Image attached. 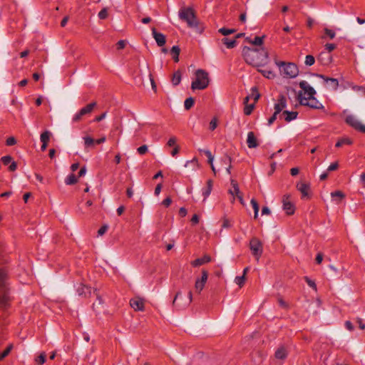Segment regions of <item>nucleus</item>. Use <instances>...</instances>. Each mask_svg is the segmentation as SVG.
<instances>
[{
	"label": "nucleus",
	"mask_w": 365,
	"mask_h": 365,
	"mask_svg": "<svg viewBox=\"0 0 365 365\" xmlns=\"http://www.w3.org/2000/svg\"><path fill=\"white\" fill-rule=\"evenodd\" d=\"M242 56L246 63L256 67L266 65L269 59L268 52L264 47L252 48L248 46H244L242 48Z\"/></svg>",
	"instance_id": "nucleus-1"
},
{
	"label": "nucleus",
	"mask_w": 365,
	"mask_h": 365,
	"mask_svg": "<svg viewBox=\"0 0 365 365\" xmlns=\"http://www.w3.org/2000/svg\"><path fill=\"white\" fill-rule=\"evenodd\" d=\"M299 87L304 91V95L307 96H303L302 92H299L298 100L302 106H308L313 109H324V106L314 96L316 94V91L307 81H301Z\"/></svg>",
	"instance_id": "nucleus-2"
},
{
	"label": "nucleus",
	"mask_w": 365,
	"mask_h": 365,
	"mask_svg": "<svg viewBox=\"0 0 365 365\" xmlns=\"http://www.w3.org/2000/svg\"><path fill=\"white\" fill-rule=\"evenodd\" d=\"M9 276L6 267H0V309L6 311L10 307Z\"/></svg>",
	"instance_id": "nucleus-3"
},
{
	"label": "nucleus",
	"mask_w": 365,
	"mask_h": 365,
	"mask_svg": "<svg viewBox=\"0 0 365 365\" xmlns=\"http://www.w3.org/2000/svg\"><path fill=\"white\" fill-rule=\"evenodd\" d=\"M179 19L185 22L188 28L199 30L200 22L192 7L182 6L178 11Z\"/></svg>",
	"instance_id": "nucleus-4"
},
{
	"label": "nucleus",
	"mask_w": 365,
	"mask_h": 365,
	"mask_svg": "<svg viewBox=\"0 0 365 365\" xmlns=\"http://www.w3.org/2000/svg\"><path fill=\"white\" fill-rule=\"evenodd\" d=\"M195 78L192 81V90H204L210 83L209 73L203 69H197L195 73Z\"/></svg>",
	"instance_id": "nucleus-5"
},
{
	"label": "nucleus",
	"mask_w": 365,
	"mask_h": 365,
	"mask_svg": "<svg viewBox=\"0 0 365 365\" xmlns=\"http://www.w3.org/2000/svg\"><path fill=\"white\" fill-rule=\"evenodd\" d=\"M276 63L280 68L281 75L284 78H293L299 73L298 68L294 63H284L280 61L277 62Z\"/></svg>",
	"instance_id": "nucleus-6"
},
{
	"label": "nucleus",
	"mask_w": 365,
	"mask_h": 365,
	"mask_svg": "<svg viewBox=\"0 0 365 365\" xmlns=\"http://www.w3.org/2000/svg\"><path fill=\"white\" fill-rule=\"evenodd\" d=\"M192 301V294L190 291L187 297H183L180 292H178L173 301V307L178 310H182L187 307Z\"/></svg>",
	"instance_id": "nucleus-7"
},
{
	"label": "nucleus",
	"mask_w": 365,
	"mask_h": 365,
	"mask_svg": "<svg viewBox=\"0 0 365 365\" xmlns=\"http://www.w3.org/2000/svg\"><path fill=\"white\" fill-rule=\"evenodd\" d=\"M96 103L92 102L91 103L87 104L86 106L80 109L76 114L73 115L72 118V121L73 123L81 121L83 118L87 115H89L92 113L93 109L96 107Z\"/></svg>",
	"instance_id": "nucleus-8"
},
{
	"label": "nucleus",
	"mask_w": 365,
	"mask_h": 365,
	"mask_svg": "<svg viewBox=\"0 0 365 365\" xmlns=\"http://www.w3.org/2000/svg\"><path fill=\"white\" fill-rule=\"evenodd\" d=\"M250 249L253 256L258 261L263 252V246L261 241L256 237L252 238L250 242Z\"/></svg>",
	"instance_id": "nucleus-9"
},
{
	"label": "nucleus",
	"mask_w": 365,
	"mask_h": 365,
	"mask_svg": "<svg viewBox=\"0 0 365 365\" xmlns=\"http://www.w3.org/2000/svg\"><path fill=\"white\" fill-rule=\"evenodd\" d=\"M345 122L355 130L365 133V125H363L354 115H347L345 118Z\"/></svg>",
	"instance_id": "nucleus-10"
},
{
	"label": "nucleus",
	"mask_w": 365,
	"mask_h": 365,
	"mask_svg": "<svg viewBox=\"0 0 365 365\" xmlns=\"http://www.w3.org/2000/svg\"><path fill=\"white\" fill-rule=\"evenodd\" d=\"M282 208L288 215H293L295 212V206L290 200V195L286 194L282 197Z\"/></svg>",
	"instance_id": "nucleus-11"
},
{
	"label": "nucleus",
	"mask_w": 365,
	"mask_h": 365,
	"mask_svg": "<svg viewBox=\"0 0 365 365\" xmlns=\"http://www.w3.org/2000/svg\"><path fill=\"white\" fill-rule=\"evenodd\" d=\"M208 278V272L203 269L200 278H197L195 283V289L197 293H200L203 289Z\"/></svg>",
	"instance_id": "nucleus-12"
},
{
	"label": "nucleus",
	"mask_w": 365,
	"mask_h": 365,
	"mask_svg": "<svg viewBox=\"0 0 365 365\" xmlns=\"http://www.w3.org/2000/svg\"><path fill=\"white\" fill-rule=\"evenodd\" d=\"M287 107V99L284 95H279L277 102L274 104L275 115L279 114Z\"/></svg>",
	"instance_id": "nucleus-13"
},
{
	"label": "nucleus",
	"mask_w": 365,
	"mask_h": 365,
	"mask_svg": "<svg viewBox=\"0 0 365 365\" xmlns=\"http://www.w3.org/2000/svg\"><path fill=\"white\" fill-rule=\"evenodd\" d=\"M152 34L158 46H163L166 43L165 36L157 31L155 28H152Z\"/></svg>",
	"instance_id": "nucleus-14"
},
{
	"label": "nucleus",
	"mask_w": 365,
	"mask_h": 365,
	"mask_svg": "<svg viewBox=\"0 0 365 365\" xmlns=\"http://www.w3.org/2000/svg\"><path fill=\"white\" fill-rule=\"evenodd\" d=\"M247 144L249 148H255L259 145L257 138L254 132L250 131L247 133Z\"/></svg>",
	"instance_id": "nucleus-15"
},
{
	"label": "nucleus",
	"mask_w": 365,
	"mask_h": 365,
	"mask_svg": "<svg viewBox=\"0 0 365 365\" xmlns=\"http://www.w3.org/2000/svg\"><path fill=\"white\" fill-rule=\"evenodd\" d=\"M1 162L4 165L9 166V171H15L17 168V164L15 161H12V158L10 155H6L1 158Z\"/></svg>",
	"instance_id": "nucleus-16"
},
{
	"label": "nucleus",
	"mask_w": 365,
	"mask_h": 365,
	"mask_svg": "<svg viewBox=\"0 0 365 365\" xmlns=\"http://www.w3.org/2000/svg\"><path fill=\"white\" fill-rule=\"evenodd\" d=\"M130 307L135 311H143L144 309V302L140 298L131 299L130 301Z\"/></svg>",
	"instance_id": "nucleus-17"
},
{
	"label": "nucleus",
	"mask_w": 365,
	"mask_h": 365,
	"mask_svg": "<svg viewBox=\"0 0 365 365\" xmlns=\"http://www.w3.org/2000/svg\"><path fill=\"white\" fill-rule=\"evenodd\" d=\"M78 294L81 297H88L91 295V287L85 284H81L77 287Z\"/></svg>",
	"instance_id": "nucleus-18"
},
{
	"label": "nucleus",
	"mask_w": 365,
	"mask_h": 365,
	"mask_svg": "<svg viewBox=\"0 0 365 365\" xmlns=\"http://www.w3.org/2000/svg\"><path fill=\"white\" fill-rule=\"evenodd\" d=\"M297 190L302 193V197H309L310 186L305 182H299L297 185Z\"/></svg>",
	"instance_id": "nucleus-19"
},
{
	"label": "nucleus",
	"mask_w": 365,
	"mask_h": 365,
	"mask_svg": "<svg viewBox=\"0 0 365 365\" xmlns=\"http://www.w3.org/2000/svg\"><path fill=\"white\" fill-rule=\"evenodd\" d=\"M288 351L284 346H279L274 353L277 359L284 360L287 357Z\"/></svg>",
	"instance_id": "nucleus-20"
},
{
	"label": "nucleus",
	"mask_w": 365,
	"mask_h": 365,
	"mask_svg": "<svg viewBox=\"0 0 365 365\" xmlns=\"http://www.w3.org/2000/svg\"><path fill=\"white\" fill-rule=\"evenodd\" d=\"M297 115L298 113L297 111L284 110L279 117L283 118L287 122H290L295 120Z\"/></svg>",
	"instance_id": "nucleus-21"
},
{
	"label": "nucleus",
	"mask_w": 365,
	"mask_h": 365,
	"mask_svg": "<svg viewBox=\"0 0 365 365\" xmlns=\"http://www.w3.org/2000/svg\"><path fill=\"white\" fill-rule=\"evenodd\" d=\"M211 261V257L209 255H205L202 257L197 258L191 262L193 267H199L204 264L208 263Z\"/></svg>",
	"instance_id": "nucleus-22"
},
{
	"label": "nucleus",
	"mask_w": 365,
	"mask_h": 365,
	"mask_svg": "<svg viewBox=\"0 0 365 365\" xmlns=\"http://www.w3.org/2000/svg\"><path fill=\"white\" fill-rule=\"evenodd\" d=\"M318 77L322 78L326 83H330L333 89H336L339 86V81L336 78L327 77L322 74H317Z\"/></svg>",
	"instance_id": "nucleus-23"
},
{
	"label": "nucleus",
	"mask_w": 365,
	"mask_h": 365,
	"mask_svg": "<svg viewBox=\"0 0 365 365\" xmlns=\"http://www.w3.org/2000/svg\"><path fill=\"white\" fill-rule=\"evenodd\" d=\"M96 292V289L94 290V293L96 295V301L93 304V309L95 312H98L101 310V307L103 304V300Z\"/></svg>",
	"instance_id": "nucleus-24"
},
{
	"label": "nucleus",
	"mask_w": 365,
	"mask_h": 365,
	"mask_svg": "<svg viewBox=\"0 0 365 365\" xmlns=\"http://www.w3.org/2000/svg\"><path fill=\"white\" fill-rule=\"evenodd\" d=\"M182 78V73L180 70L174 72L173 77L171 78V82L174 86H176L180 83Z\"/></svg>",
	"instance_id": "nucleus-25"
},
{
	"label": "nucleus",
	"mask_w": 365,
	"mask_h": 365,
	"mask_svg": "<svg viewBox=\"0 0 365 365\" xmlns=\"http://www.w3.org/2000/svg\"><path fill=\"white\" fill-rule=\"evenodd\" d=\"M353 143V141L349 138H342L338 140L336 143L335 146L336 148L342 147L343 145H350Z\"/></svg>",
	"instance_id": "nucleus-26"
},
{
	"label": "nucleus",
	"mask_w": 365,
	"mask_h": 365,
	"mask_svg": "<svg viewBox=\"0 0 365 365\" xmlns=\"http://www.w3.org/2000/svg\"><path fill=\"white\" fill-rule=\"evenodd\" d=\"M222 41L227 48H232L237 45V41L235 38L230 39L227 37H225L222 39Z\"/></svg>",
	"instance_id": "nucleus-27"
},
{
	"label": "nucleus",
	"mask_w": 365,
	"mask_h": 365,
	"mask_svg": "<svg viewBox=\"0 0 365 365\" xmlns=\"http://www.w3.org/2000/svg\"><path fill=\"white\" fill-rule=\"evenodd\" d=\"M264 37L265 36H255L253 40H251L249 38H247L246 40L253 45L262 46L263 44Z\"/></svg>",
	"instance_id": "nucleus-28"
},
{
	"label": "nucleus",
	"mask_w": 365,
	"mask_h": 365,
	"mask_svg": "<svg viewBox=\"0 0 365 365\" xmlns=\"http://www.w3.org/2000/svg\"><path fill=\"white\" fill-rule=\"evenodd\" d=\"M212 188V181L211 180H208L207 182V187L202 189V195L204 198L206 199L211 193Z\"/></svg>",
	"instance_id": "nucleus-29"
},
{
	"label": "nucleus",
	"mask_w": 365,
	"mask_h": 365,
	"mask_svg": "<svg viewBox=\"0 0 365 365\" xmlns=\"http://www.w3.org/2000/svg\"><path fill=\"white\" fill-rule=\"evenodd\" d=\"M231 185L232 186V188H233V190H229V192L232 195H235L236 196L238 195H240L241 194V192L240 190V188H239V186H238V184L237 182V181H235V180H231Z\"/></svg>",
	"instance_id": "nucleus-30"
},
{
	"label": "nucleus",
	"mask_w": 365,
	"mask_h": 365,
	"mask_svg": "<svg viewBox=\"0 0 365 365\" xmlns=\"http://www.w3.org/2000/svg\"><path fill=\"white\" fill-rule=\"evenodd\" d=\"M51 136V133L49 130H45L44 132H43L41 134V136H40L41 142L42 143L48 144L50 140Z\"/></svg>",
	"instance_id": "nucleus-31"
},
{
	"label": "nucleus",
	"mask_w": 365,
	"mask_h": 365,
	"mask_svg": "<svg viewBox=\"0 0 365 365\" xmlns=\"http://www.w3.org/2000/svg\"><path fill=\"white\" fill-rule=\"evenodd\" d=\"M171 54L173 55V58L175 62L179 61V54L180 52V49L178 46H173L171 48Z\"/></svg>",
	"instance_id": "nucleus-32"
},
{
	"label": "nucleus",
	"mask_w": 365,
	"mask_h": 365,
	"mask_svg": "<svg viewBox=\"0 0 365 365\" xmlns=\"http://www.w3.org/2000/svg\"><path fill=\"white\" fill-rule=\"evenodd\" d=\"M258 71L267 78L272 79L275 77L274 73L270 69H259Z\"/></svg>",
	"instance_id": "nucleus-33"
},
{
	"label": "nucleus",
	"mask_w": 365,
	"mask_h": 365,
	"mask_svg": "<svg viewBox=\"0 0 365 365\" xmlns=\"http://www.w3.org/2000/svg\"><path fill=\"white\" fill-rule=\"evenodd\" d=\"M78 182V178L73 173L68 175L65 179V183L68 185H74Z\"/></svg>",
	"instance_id": "nucleus-34"
},
{
	"label": "nucleus",
	"mask_w": 365,
	"mask_h": 365,
	"mask_svg": "<svg viewBox=\"0 0 365 365\" xmlns=\"http://www.w3.org/2000/svg\"><path fill=\"white\" fill-rule=\"evenodd\" d=\"M250 203L254 210V217H255V219H257L258 217V212H259V210L258 202H257V200L255 199L252 198L250 201Z\"/></svg>",
	"instance_id": "nucleus-35"
},
{
	"label": "nucleus",
	"mask_w": 365,
	"mask_h": 365,
	"mask_svg": "<svg viewBox=\"0 0 365 365\" xmlns=\"http://www.w3.org/2000/svg\"><path fill=\"white\" fill-rule=\"evenodd\" d=\"M194 103H195V100L192 97H189V98H186L184 102L185 109L187 110H190L193 106Z\"/></svg>",
	"instance_id": "nucleus-36"
},
{
	"label": "nucleus",
	"mask_w": 365,
	"mask_h": 365,
	"mask_svg": "<svg viewBox=\"0 0 365 365\" xmlns=\"http://www.w3.org/2000/svg\"><path fill=\"white\" fill-rule=\"evenodd\" d=\"M85 148L93 147L95 143V140L90 136L83 137Z\"/></svg>",
	"instance_id": "nucleus-37"
},
{
	"label": "nucleus",
	"mask_w": 365,
	"mask_h": 365,
	"mask_svg": "<svg viewBox=\"0 0 365 365\" xmlns=\"http://www.w3.org/2000/svg\"><path fill=\"white\" fill-rule=\"evenodd\" d=\"M219 32L222 34L223 36H228L230 34H234L235 32V29H227V28H221L219 29Z\"/></svg>",
	"instance_id": "nucleus-38"
},
{
	"label": "nucleus",
	"mask_w": 365,
	"mask_h": 365,
	"mask_svg": "<svg viewBox=\"0 0 365 365\" xmlns=\"http://www.w3.org/2000/svg\"><path fill=\"white\" fill-rule=\"evenodd\" d=\"M222 161L225 163V164H228V167L226 168V170L228 174H230L231 173V162H232V159L230 156L228 155H226L224 157V158L222 159Z\"/></svg>",
	"instance_id": "nucleus-39"
},
{
	"label": "nucleus",
	"mask_w": 365,
	"mask_h": 365,
	"mask_svg": "<svg viewBox=\"0 0 365 365\" xmlns=\"http://www.w3.org/2000/svg\"><path fill=\"white\" fill-rule=\"evenodd\" d=\"M315 63V58L312 55H307L305 58V64L311 66Z\"/></svg>",
	"instance_id": "nucleus-40"
},
{
	"label": "nucleus",
	"mask_w": 365,
	"mask_h": 365,
	"mask_svg": "<svg viewBox=\"0 0 365 365\" xmlns=\"http://www.w3.org/2000/svg\"><path fill=\"white\" fill-rule=\"evenodd\" d=\"M245 281V277H244V275L237 276L235 279V283L237 284H238L240 287H242L244 285Z\"/></svg>",
	"instance_id": "nucleus-41"
},
{
	"label": "nucleus",
	"mask_w": 365,
	"mask_h": 365,
	"mask_svg": "<svg viewBox=\"0 0 365 365\" xmlns=\"http://www.w3.org/2000/svg\"><path fill=\"white\" fill-rule=\"evenodd\" d=\"M252 93H251V98L254 99L255 101H257L259 98V93L257 91V88L256 87H253L251 89Z\"/></svg>",
	"instance_id": "nucleus-42"
},
{
	"label": "nucleus",
	"mask_w": 365,
	"mask_h": 365,
	"mask_svg": "<svg viewBox=\"0 0 365 365\" xmlns=\"http://www.w3.org/2000/svg\"><path fill=\"white\" fill-rule=\"evenodd\" d=\"M331 196L332 197H339V200H341V199H343L345 197L344 194L340 190H336V191L332 192L331 193Z\"/></svg>",
	"instance_id": "nucleus-43"
},
{
	"label": "nucleus",
	"mask_w": 365,
	"mask_h": 365,
	"mask_svg": "<svg viewBox=\"0 0 365 365\" xmlns=\"http://www.w3.org/2000/svg\"><path fill=\"white\" fill-rule=\"evenodd\" d=\"M324 34L327 35L331 39H333L336 36V33L334 31L325 28L324 29Z\"/></svg>",
	"instance_id": "nucleus-44"
},
{
	"label": "nucleus",
	"mask_w": 365,
	"mask_h": 365,
	"mask_svg": "<svg viewBox=\"0 0 365 365\" xmlns=\"http://www.w3.org/2000/svg\"><path fill=\"white\" fill-rule=\"evenodd\" d=\"M36 361L38 364H43L46 361V354L44 353H41L36 359Z\"/></svg>",
	"instance_id": "nucleus-45"
},
{
	"label": "nucleus",
	"mask_w": 365,
	"mask_h": 365,
	"mask_svg": "<svg viewBox=\"0 0 365 365\" xmlns=\"http://www.w3.org/2000/svg\"><path fill=\"white\" fill-rule=\"evenodd\" d=\"M100 19H106L108 17V11L106 8L101 10L98 14Z\"/></svg>",
	"instance_id": "nucleus-46"
},
{
	"label": "nucleus",
	"mask_w": 365,
	"mask_h": 365,
	"mask_svg": "<svg viewBox=\"0 0 365 365\" xmlns=\"http://www.w3.org/2000/svg\"><path fill=\"white\" fill-rule=\"evenodd\" d=\"M217 126V120L214 118L211 120L209 125V128L210 130H214Z\"/></svg>",
	"instance_id": "nucleus-47"
},
{
	"label": "nucleus",
	"mask_w": 365,
	"mask_h": 365,
	"mask_svg": "<svg viewBox=\"0 0 365 365\" xmlns=\"http://www.w3.org/2000/svg\"><path fill=\"white\" fill-rule=\"evenodd\" d=\"M12 349V345H9L1 354L0 356V359H4L6 356L9 355L11 350Z\"/></svg>",
	"instance_id": "nucleus-48"
},
{
	"label": "nucleus",
	"mask_w": 365,
	"mask_h": 365,
	"mask_svg": "<svg viewBox=\"0 0 365 365\" xmlns=\"http://www.w3.org/2000/svg\"><path fill=\"white\" fill-rule=\"evenodd\" d=\"M137 151L140 155H144L148 152V146L146 145H141L137 149Z\"/></svg>",
	"instance_id": "nucleus-49"
},
{
	"label": "nucleus",
	"mask_w": 365,
	"mask_h": 365,
	"mask_svg": "<svg viewBox=\"0 0 365 365\" xmlns=\"http://www.w3.org/2000/svg\"><path fill=\"white\" fill-rule=\"evenodd\" d=\"M253 108H254V105H249V106H246L244 108V113L246 115H249L251 114V113L252 112L253 110Z\"/></svg>",
	"instance_id": "nucleus-50"
},
{
	"label": "nucleus",
	"mask_w": 365,
	"mask_h": 365,
	"mask_svg": "<svg viewBox=\"0 0 365 365\" xmlns=\"http://www.w3.org/2000/svg\"><path fill=\"white\" fill-rule=\"evenodd\" d=\"M305 281L310 287L313 288L315 290L317 289L316 283L313 280L310 279L307 277H305Z\"/></svg>",
	"instance_id": "nucleus-51"
},
{
	"label": "nucleus",
	"mask_w": 365,
	"mask_h": 365,
	"mask_svg": "<svg viewBox=\"0 0 365 365\" xmlns=\"http://www.w3.org/2000/svg\"><path fill=\"white\" fill-rule=\"evenodd\" d=\"M16 143V140L14 137H9L6 139V144L8 146L14 145Z\"/></svg>",
	"instance_id": "nucleus-52"
},
{
	"label": "nucleus",
	"mask_w": 365,
	"mask_h": 365,
	"mask_svg": "<svg viewBox=\"0 0 365 365\" xmlns=\"http://www.w3.org/2000/svg\"><path fill=\"white\" fill-rule=\"evenodd\" d=\"M324 46H325V49L329 53L331 52L336 48V44H334V43H327Z\"/></svg>",
	"instance_id": "nucleus-53"
},
{
	"label": "nucleus",
	"mask_w": 365,
	"mask_h": 365,
	"mask_svg": "<svg viewBox=\"0 0 365 365\" xmlns=\"http://www.w3.org/2000/svg\"><path fill=\"white\" fill-rule=\"evenodd\" d=\"M108 226L107 225H103L98 231V235L101 236L106 233V232L108 230Z\"/></svg>",
	"instance_id": "nucleus-54"
},
{
	"label": "nucleus",
	"mask_w": 365,
	"mask_h": 365,
	"mask_svg": "<svg viewBox=\"0 0 365 365\" xmlns=\"http://www.w3.org/2000/svg\"><path fill=\"white\" fill-rule=\"evenodd\" d=\"M189 164H192L194 166H198V160L196 158H194L193 159H192L191 160H187L185 164V167H187Z\"/></svg>",
	"instance_id": "nucleus-55"
},
{
	"label": "nucleus",
	"mask_w": 365,
	"mask_h": 365,
	"mask_svg": "<svg viewBox=\"0 0 365 365\" xmlns=\"http://www.w3.org/2000/svg\"><path fill=\"white\" fill-rule=\"evenodd\" d=\"M338 167H339V165H338L337 162L331 163V165L327 168V171L331 172V171L336 170L338 168Z\"/></svg>",
	"instance_id": "nucleus-56"
},
{
	"label": "nucleus",
	"mask_w": 365,
	"mask_h": 365,
	"mask_svg": "<svg viewBox=\"0 0 365 365\" xmlns=\"http://www.w3.org/2000/svg\"><path fill=\"white\" fill-rule=\"evenodd\" d=\"M176 141H177V139L175 137H171L170 138V139L168 140V143H167V145L169 146V147H172V146H174L176 143Z\"/></svg>",
	"instance_id": "nucleus-57"
},
{
	"label": "nucleus",
	"mask_w": 365,
	"mask_h": 365,
	"mask_svg": "<svg viewBox=\"0 0 365 365\" xmlns=\"http://www.w3.org/2000/svg\"><path fill=\"white\" fill-rule=\"evenodd\" d=\"M172 203V199L170 197H167L163 200L162 204L165 207H169Z\"/></svg>",
	"instance_id": "nucleus-58"
},
{
	"label": "nucleus",
	"mask_w": 365,
	"mask_h": 365,
	"mask_svg": "<svg viewBox=\"0 0 365 365\" xmlns=\"http://www.w3.org/2000/svg\"><path fill=\"white\" fill-rule=\"evenodd\" d=\"M344 326L346 329H348L349 331H351L354 330V326L350 321H346L344 323Z\"/></svg>",
	"instance_id": "nucleus-59"
},
{
	"label": "nucleus",
	"mask_w": 365,
	"mask_h": 365,
	"mask_svg": "<svg viewBox=\"0 0 365 365\" xmlns=\"http://www.w3.org/2000/svg\"><path fill=\"white\" fill-rule=\"evenodd\" d=\"M198 151L201 153H203L207 158L213 156L209 150L198 149Z\"/></svg>",
	"instance_id": "nucleus-60"
},
{
	"label": "nucleus",
	"mask_w": 365,
	"mask_h": 365,
	"mask_svg": "<svg viewBox=\"0 0 365 365\" xmlns=\"http://www.w3.org/2000/svg\"><path fill=\"white\" fill-rule=\"evenodd\" d=\"M222 227L223 228H230L231 227V223L228 219L225 218L223 220Z\"/></svg>",
	"instance_id": "nucleus-61"
},
{
	"label": "nucleus",
	"mask_w": 365,
	"mask_h": 365,
	"mask_svg": "<svg viewBox=\"0 0 365 365\" xmlns=\"http://www.w3.org/2000/svg\"><path fill=\"white\" fill-rule=\"evenodd\" d=\"M125 46V41L124 40H120L117 43V48L118 49H123Z\"/></svg>",
	"instance_id": "nucleus-62"
},
{
	"label": "nucleus",
	"mask_w": 365,
	"mask_h": 365,
	"mask_svg": "<svg viewBox=\"0 0 365 365\" xmlns=\"http://www.w3.org/2000/svg\"><path fill=\"white\" fill-rule=\"evenodd\" d=\"M106 112L103 113L101 115L96 116V117L94 118V121H96V122H100V121H101L102 120H103V119L106 118Z\"/></svg>",
	"instance_id": "nucleus-63"
},
{
	"label": "nucleus",
	"mask_w": 365,
	"mask_h": 365,
	"mask_svg": "<svg viewBox=\"0 0 365 365\" xmlns=\"http://www.w3.org/2000/svg\"><path fill=\"white\" fill-rule=\"evenodd\" d=\"M277 115H275V113L274 112L273 115L268 119V125H272L277 119Z\"/></svg>",
	"instance_id": "nucleus-64"
}]
</instances>
